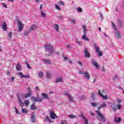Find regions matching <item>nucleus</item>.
Wrapping results in <instances>:
<instances>
[{"label":"nucleus","instance_id":"nucleus-1","mask_svg":"<svg viewBox=\"0 0 124 124\" xmlns=\"http://www.w3.org/2000/svg\"><path fill=\"white\" fill-rule=\"evenodd\" d=\"M44 47L45 48L47 56H52V55L55 53L54 46L52 45V44L50 43H47L45 45Z\"/></svg>","mask_w":124,"mask_h":124},{"label":"nucleus","instance_id":"nucleus-2","mask_svg":"<svg viewBox=\"0 0 124 124\" xmlns=\"http://www.w3.org/2000/svg\"><path fill=\"white\" fill-rule=\"evenodd\" d=\"M96 113L97 115V120H98L99 121H100V122H102V123H105L106 121H107V119H106V118L103 116L102 114L100 113V111H99V110H97L96 111Z\"/></svg>","mask_w":124,"mask_h":124},{"label":"nucleus","instance_id":"nucleus-3","mask_svg":"<svg viewBox=\"0 0 124 124\" xmlns=\"http://www.w3.org/2000/svg\"><path fill=\"white\" fill-rule=\"evenodd\" d=\"M112 25L113 29H114V32L116 38L118 39H121V38H122V34H121V32L117 30V26L115 25V23L112 22Z\"/></svg>","mask_w":124,"mask_h":124},{"label":"nucleus","instance_id":"nucleus-4","mask_svg":"<svg viewBox=\"0 0 124 124\" xmlns=\"http://www.w3.org/2000/svg\"><path fill=\"white\" fill-rule=\"evenodd\" d=\"M63 94L65 96H67L69 102H71V103L75 102V100L74 99V98H73V97L72 96V95L70 93H69V92L65 91L63 93Z\"/></svg>","mask_w":124,"mask_h":124},{"label":"nucleus","instance_id":"nucleus-5","mask_svg":"<svg viewBox=\"0 0 124 124\" xmlns=\"http://www.w3.org/2000/svg\"><path fill=\"white\" fill-rule=\"evenodd\" d=\"M37 29H38V25L36 24H32L29 27V30L31 31H31H35Z\"/></svg>","mask_w":124,"mask_h":124},{"label":"nucleus","instance_id":"nucleus-6","mask_svg":"<svg viewBox=\"0 0 124 124\" xmlns=\"http://www.w3.org/2000/svg\"><path fill=\"white\" fill-rule=\"evenodd\" d=\"M18 31H22L24 30V24H23L22 21L18 20Z\"/></svg>","mask_w":124,"mask_h":124},{"label":"nucleus","instance_id":"nucleus-7","mask_svg":"<svg viewBox=\"0 0 124 124\" xmlns=\"http://www.w3.org/2000/svg\"><path fill=\"white\" fill-rule=\"evenodd\" d=\"M98 94H99L101 97H102L103 99H104L105 100H107V99H108V96L107 95H103V94L101 93V92H100V90L98 91Z\"/></svg>","mask_w":124,"mask_h":124},{"label":"nucleus","instance_id":"nucleus-8","mask_svg":"<svg viewBox=\"0 0 124 124\" xmlns=\"http://www.w3.org/2000/svg\"><path fill=\"white\" fill-rule=\"evenodd\" d=\"M50 116L51 119H52V120H55V119L58 118V116H57V115H56V113L54 111H50Z\"/></svg>","mask_w":124,"mask_h":124},{"label":"nucleus","instance_id":"nucleus-9","mask_svg":"<svg viewBox=\"0 0 124 124\" xmlns=\"http://www.w3.org/2000/svg\"><path fill=\"white\" fill-rule=\"evenodd\" d=\"M84 53H85V58H91V54H90L89 51H88L87 48H85Z\"/></svg>","mask_w":124,"mask_h":124},{"label":"nucleus","instance_id":"nucleus-10","mask_svg":"<svg viewBox=\"0 0 124 124\" xmlns=\"http://www.w3.org/2000/svg\"><path fill=\"white\" fill-rule=\"evenodd\" d=\"M84 77L86 78L87 80H90L91 79V76H90V74L88 72H85L84 73Z\"/></svg>","mask_w":124,"mask_h":124},{"label":"nucleus","instance_id":"nucleus-11","mask_svg":"<svg viewBox=\"0 0 124 124\" xmlns=\"http://www.w3.org/2000/svg\"><path fill=\"white\" fill-rule=\"evenodd\" d=\"M53 29L56 32H59L60 31V25L58 24H54L53 26Z\"/></svg>","mask_w":124,"mask_h":124},{"label":"nucleus","instance_id":"nucleus-12","mask_svg":"<svg viewBox=\"0 0 124 124\" xmlns=\"http://www.w3.org/2000/svg\"><path fill=\"white\" fill-rule=\"evenodd\" d=\"M92 64L94 65V67H96V68H99V65L97 64V62L94 60H92Z\"/></svg>","mask_w":124,"mask_h":124},{"label":"nucleus","instance_id":"nucleus-13","mask_svg":"<svg viewBox=\"0 0 124 124\" xmlns=\"http://www.w3.org/2000/svg\"><path fill=\"white\" fill-rule=\"evenodd\" d=\"M82 39L85 41H90V39L87 37V34H84L82 36Z\"/></svg>","mask_w":124,"mask_h":124},{"label":"nucleus","instance_id":"nucleus-14","mask_svg":"<svg viewBox=\"0 0 124 124\" xmlns=\"http://www.w3.org/2000/svg\"><path fill=\"white\" fill-rule=\"evenodd\" d=\"M69 21L72 25H75V24H76V20H75L74 18H70Z\"/></svg>","mask_w":124,"mask_h":124},{"label":"nucleus","instance_id":"nucleus-15","mask_svg":"<svg viewBox=\"0 0 124 124\" xmlns=\"http://www.w3.org/2000/svg\"><path fill=\"white\" fill-rule=\"evenodd\" d=\"M16 70L18 71H21L22 70V66L21 65V64L20 63H18L16 66Z\"/></svg>","mask_w":124,"mask_h":124},{"label":"nucleus","instance_id":"nucleus-16","mask_svg":"<svg viewBox=\"0 0 124 124\" xmlns=\"http://www.w3.org/2000/svg\"><path fill=\"white\" fill-rule=\"evenodd\" d=\"M2 30L4 31H7V24H6V23L4 22L2 25Z\"/></svg>","mask_w":124,"mask_h":124},{"label":"nucleus","instance_id":"nucleus-17","mask_svg":"<svg viewBox=\"0 0 124 124\" xmlns=\"http://www.w3.org/2000/svg\"><path fill=\"white\" fill-rule=\"evenodd\" d=\"M55 82L56 83H60L61 82H63V78L62 77H59V78H56Z\"/></svg>","mask_w":124,"mask_h":124},{"label":"nucleus","instance_id":"nucleus-18","mask_svg":"<svg viewBox=\"0 0 124 124\" xmlns=\"http://www.w3.org/2000/svg\"><path fill=\"white\" fill-rule=\"evenodd\" d=\"M31 121L33 123H35V115L33 113H32L31 115Z\"/></svg>","mask_w":124,"mask_h":124},{"label":"nucleus","instance_id":"nucleus-19","mask_svg":"<svg viewBox=\"0 0 124 124\" xmlns=\"http://www.w3.org/2000/svg\"><path fill=\"white\" fill-rule=\"evenodd\" d=\"M37 75L40 78H42L44 76V73L42 71H40L37 73Z\"/></svg>","mask_w":124,"mask_h":124},{"label":"nucleus","instance_id":"nucleus-20","mask_svg":"<svg viewBox=\"0 0 124 124\" xmlns=\"http://www.w3.org/2000/svg\"><path fill=\"white\" fill-rule=\"evenodd\" d=\"M47 16V15L46 14V13H45L44 12L41 11V17L42 18H46Z\"/></svg>","mask_w":124,"mask_h":124},{"label":"nucleus","instance_id":"nucleus-21","mask_svg":"<svg viewBox=\"0 0 124 124\" xmlns=\"http://www.w3.org/2000/svg\"><path fill=\"white\" fill-rule=\"evenodd\" d=\"M93 45H94V49L96 52H99V46H97L95 44H93Z\"/></svg>","mask_w":124,"mask_h":124},{"label":"nucleus","instance_id":"nucleus-22","mask_svg":"<svg viewBox=\"0 0 124 124\" xmlns=\"http://www.w3.org/2000/svg\"><path fill=\"white\" fill-rule=\"evenodd\" d=\"M41 95L45 99H47V98H48V94L46 93H42Z\"/></svg>","mask_w":124,"mask_h":124},{"label":"nucleus","instance_id":"nucleus-23","mask_svg":"<svg viewBox=\"0 0 124 124\" xmlns=\"http://www.w3.org/2000/svg\"><path fill=\"white\" fill-rule=\"evenodd\" d=\"M31 32V31L30 30V29H29V30L24 31V35H25V36H28V35H29Z\"/></svg>","mask_w":124,"mask_h":124},{"label":"nucleus","instance_id":"nucleus-24","mask_svg":"<svg viewBox=\"0 0 124 124\" xmlns=\"http://www.w3.org/2000/svg\"><path fill=\"white\" fill-rule=\"evenodd\" d=\"M46 76L47 79H51V77L52 76V75L51 74V73L49 72H46Z\"/></svg>","mask_w":124,"mask_h":124},{"label":"nucleus","instance_id":"nucleus-25","mask_svg":"<svg viewBox=\"0 0 124 124\" xmlns=\"http://www.w3.org/2000/svg\"><path fill=\"white\" fill-rule=\"evenodd\" d=\"M106 106H107V105H106V103H103L100 106H99L98 107V109L99 110V109H101V108H104L105 107H106Z\"/></svg>","mask_w":124,"mask_h":124},{"label":"nucleus","instance_id":"nucleus-26","mask_svg":"<svg viewBox=\"0 0 124 124\" xmlns=\"http://www.w3.org/2000/svg\"><path fill=\"white\" fill-rule=\"evenodd\" d=\"M82 29L83 30L84 34H87V31H88V30H87V28L85 25L82 26Z\"/></svg>","mask_w":124,"mask_h":124},{"label":"nucleus","instance_id":"nucleus-27","mask_svg":"<svg viewBox=\"0 0 124 124\" xmlns=\"http://www.w3.org/2000/svg\"><path fill=\"white\" fill-rule=\"evenodd\" d=\"M55 9L57 10H59V11H61L62 10V8H61V7L57 4H56L55 5Z\"/></svg>","mask_w":124,"mask_h":124},{"label":"nucleus","instance_id":"nucleus-28","mask_svg":"<svg viewBox=\"0 0 124 124\" xmlns=\"http://www.w3.org/2000/svg\"><path fill=\"white\" fill-rule=\"evenodd\" d=\"M76 42L78 44V45H79L80 46L83 45V43L80 41H78V39H76Z\"/></svg>","mask_w":124,"mask_h":124},{"label":"nucleus","instance_id":"nucleus-29","mask_svg":"<svg viewBox=\"0 0 124 124\" xmlns=\"http://www.w3.org/2000/svg\"><path fill=\"white\" fill-rule=\"evenodd\" d=\"M21 112L22 113H23V114H27V113H28V112H29V110H28V109L24 108H22V110H21Z\"/></svg>","mask_w":124,"mask_h":124},{"label":"nucleus","instance_id":"nucleus-30","mask_svg":"<svg viewBox=\"0 0 124 124\" xmlns=\"http://www.w3.org/2000/svg\"><path fill=\"white\" fill-rule=\"evenodd\" d=\"M18 102L21 107H24V103L21 100V99L18 98Z\"/></svg>","mask_w":124,"mask_h":124},{"label":"nucleus","instance_id":"nucleus-31","mask_svg":"<svg viewBox=\"0 0 124 124\" xmlns=\"http://www.w3.org/2000/svg\"><path fill=\"white\" fill-rule=\"evenodd\" d=\"M42 101H43V98L41 97H39L37 98V102H42Z\"/></svg>","mask_w":124,"mask_h":124},{"label":"nucleus","instance_id":"nucleus-32","mask_svg":"<svg viewBox=\"0 0 124 124\" xmlns=\"http://www.w3.org/2000/svg\"><path fill=\"white\" fill-rule=\"evenodd\" d=\"M31 110H35V109H37V108L34 105V104H33L31 106Z\"/></svg>","mask_w":124,"mask_h":124},{"label":"nucleus","instance_id":"nucleus-33","mask_svg":"<svg viewBox=\"0 0 124 124\" xmlns=\"http://www.w3.org/2000/svg\"><path fill=\"white\" fill-rule=\"evenodd\" d=\"M31 93H28L26 94H25V98H28L29 97H30V96H31Z\"/></svg>","mask_w":124,"mask_h":124},{"label":"nucleus","instance_id":"nucleus-34","mask_svg":"<svg viewBox=\"0 0 124 124\" xmlns=\"http://www.w3.org/2000/svg\"><path fill=\"white\" fill-rule=\"evenodd\" d=\"M58 4H60V5H62V6H64L65 5L64 2H62V0L58 1Z\"/></svg>","mask_w":124,"mask_h":124},{"label":"nucleus","instance_id":"nucleus-35","mask_svg":"<svg viewBox=\"0 0 124 124\" xmlns=\"http://www.w3.org/2000/svg\"><path fill=\"white\" fill-rule=\"evenodd\" d=\"M45 122H48V123H51V119L48 116H46L45 119Z\"/></svg>","mask_w":124,"mask_h":124},{"label":"nucleus","instance_id":"nucleus-36","mask_svg":"<svg viewBox=\"0 0 124 124\" xmlns=\"http://www.w3.org/2000/svg\"><path fill=\"white\" fill-rule=\"evenodd\" d=\"M24 104L26 106H29V105H30V101L29 100L24 101Z\"/></svg>","mask_w":124,"mask_h":124},{"label":"nucleus","instance_id":"nucleus-37","mask_svg":"<svg viewBox=\"0 0 124 124\" xmlns=\"http://www.w3.org/2000/svg\"><path fill=\"white\" fill-rule=\"evenodd\" d=\"M43 62H46V63H51V61L47 59H43Z\"/></svg>","mask_w":124,"mask_h":124},{"label":"nucleus","instance_id":"nucleus-38","mask_svg":"<svg viewBox=\"0 0 124 124\" xmlns=\"http://www.w3.org/2000/svg\"><path fill=\"white\" fill-rule=\"evenodd\" d=\"M115 121L116 123H120L121 122V118L120 117H115Z\"/></svg>","mask_w":124,"mask_h":124},{"label":"nucleus","instance_id":"nucleus-39","mask_svg":"<svg viewBox=\"0 0 124 124\" xmlns=\"http://www.w3.org/2000/svg\"><path fill=\"white\" fill-rule=\"evenodd\" d=\"M91 104L93 107H96L98 105V103H91Z\"/></svg>","mask_w":124,"mask_h":124},{"label":"nucleus","instance_id":"nucleus-40","mask_svg":"<svg viewBox=\"0 0 124 124\" xmlns=\"http://www.w3.org/2000/svg\"><path fill=\"white\" fill-rule=\"evenodd\" d=\"M25 64H26L28 68H29V69H31V66L30 65V64H29V63L28 62H25Z\"/></svg>","mask_w":124,"mask_h":124},{"label":"nucleus","instance_id":"nucleus-41","mask_svg":"<svg viewBox=\"0 0 124 124\" xmlns=\"http://www.w3.org/2000/svg\"><path fill=\"white\" fill-rule=\"evenodd\" d=\"M79 99L80 100H84V99H86V96L84 95L80 96H79Z\"/></svg>","mask_w":124,"mask_h":124},{"label":"nucleus","instance_id":"nucleus-42","mask_svg":"<svg viewBox=\"0 0 124 124\" xmlns=\"http://www.w3.org/2000/svg\"><path fill=\"white\" fill-rule=\"evenodd\" d=\"M69 118H70V119H75L76 118V116L74 115H69Z\"/></svg>","mask_w":124,"mask_h":124},{"label":"nucleus","instance_id":"nucleus-43","mask_svg":"<svg viewBox=\"0 0 124 124\" xmlns=\"http://www.w3.org/2000/svg\"><path fill=\"white\" fill-rule=\"evenodd\" d=\"M31 100H32L33 102H36L37 101V98L35 97H31Z\"/></svg>","mask_w":124,"mask_h":124},{"label":"nucleus","instance_id":"nucleus-44","mask_svg":"<svg viewBox=\"0 0 124 124\" xmlns=\"http://www.w3.org/2000/svg\"><path fill=\"white\" fill-rule=\"evenodd\" d=\"M18 75L20 76V78H24V74L22 72H19Z\"/></svg>","mask_w":124,"mask_h":124},{"label":"nucleus","instance_id":"nucleus-45","mask_svg":"<svg viewBox=\"0 0 124 124\" xmlns=\"http://www.w3.org/2000/svg\"><path fill=\"white\" fill-rule=\"evenodd\" d=\"M91 98L93 100H94V99H95V96H94V93H92Z\"/></svg>","mask_w":124,"mask_h":124},{"label":"nucleus","instance_id":"nucleus-46","mask_svg":"<svg viewBox=\"0 0 124 124\" xmlns=\"http://www.w3.org/2000/svg\"><path fill=\"white\" fill-rule=\"evenodd\" d=\"M14 80H15V78H14V77H12L10 78V81L12 83H13V82H14Z\"/></svg>","mask_w":124,"mask_h":124},{"label":"nucleus","instance_id":"nucleus-47","mask_svg":"<svg viewBox=\"0 0 124 124\" xmlns=\"http://www.w3.org/2000/svg\"><path fill=\"white\" fill-rule=\"evenodd\" d=\"M14 108H15L16 114H17V115H19L20 113L19 112V111L18 110L17 108H16V107H15Z\"/></svg>","mask_w":124,"mask_h":124},{"label":"nucleus","instance_id":"nucleus-48","mask_svg":"<svg viewBox=\"0 0 124 124\" xmlns=\"http://www.w3.org/2000/svg\"><path fill=\"white\" fill-rule=\"evenodd\" d=\"M2 6L5 8H7V5L4 3H1Z\"/></svg>","mask_w":124,"mask_h":124},{"label":"nucleus","instance_id":"nucleus-49","mask_svg":"<svg viewBox=\"0 0 124 124\" xmlns=\"http://www.w3.org/2000/svg\"><path fill=\"white\" fill-rule=\"evenodd\" d=\"M77 10L78 12H79L80 13H81V12H82L83 11V10H82V8H81L80 7L78 8Z\"/></svg>","mask_w":124,"mask_h":124},{"label":"nucleus","instance_id":"nucleus-50","mask_svg":"<svg viewBox=\"0 0 124 124\" xmlns=\"http://www.w3.org/2000/svg\"><path fill=\"white\" fill-rule=\"evenodd\" d=\"M8 37L11 38L12 37V32H9L8 34Z\"/></svg>","mask_w":124,"mask_h":124},{"label":"nucleus","instance_id":"nucleus-51","mask_svg":"<svg viewBox=\"0 0 124 124\" xmlns=\"http://www.w3.org/2000/svg\"><path fill=\"white\" fill-rule=\"evenodd\" d=\"M103 53H102V51H99L98 52V57H101V56H102Z\"/></svg>","mask_w":124,"mask_h":124},{"label":"nucleus","instance_id":"nucleus-52","mask_svg":"<svg viewBox=\"0 0 124 124\" xmlns=\"http://www.w3.org/2000/svg\"><path fill=\"white\" fill-rule=\"evenodd\" d=\"M27 91L28 93H31V88L28 87L27 89Z\"/></svg>","mask_w":124,"mask_h":124},{"label":"nucleus","instance_id":"nucleus-53","mask_svg":"<svg viewBox=\"0 0 124 124\" xmlns=\"http://www.w3.org/2000/svg\"><path fill=\"white\" fill-rule=\"evenodd\" d=\"M23 78H31V76L27 75H23Z\"/></svg>","mask_w":124,"mask_h":124},{"label":"nucleus","instance_id":"nucleus-54","mask_svg":"<svg viewBox=\"0 0 124 124\" xmlns=\"http://www.w3.org/2000/svg\"><path fill=\"white\" fill-rule=\"evenodd\" d=\"M6 75H7V76H9L10 75V74H11V72L9 71H7L6 73Z\"/></svg>","mask_w":124,"mask_h":124},{"label":"nucleus","instance_id":"nucleus-55","mask_svg":"<svg viewBox=\"0 0 124 124\" xmlns=\"http://www.w3.org/2000/svg\"><path fill=\"white\" fill-rule=\"evenodd\" d=\"M117 108L118 109V110L121 109V108H122V106L120 104L117 105Z\"/></svg>","mask_w":124,"mask_h":124},{"label":"nucleus","instance_id":"nucleus-56","mask_svg":"<svg viewBox=\"0 0 124 124\" xmlns=\"http://www.w3.org/2000/svg\"><path fill=\"white\" fill-rule=\"evenodd\" d=\"M84 73H85V72H84L82 70L79 71V74H81L82 75L83 74L84 75Z\"/></svg>","mask_w":124,"mask_h":124},{"label":"nucleus","instance_id":"nucleus-57","mask_svg":"<svg viewBox=\"0 0 124 124\" xmlns=\"http://www.w3.org/2000/svg\"><path fill=\"white\" fill-rule=\"evenodd\" d=\"M84 121H85V124H88V120L87 119V118H84Z\"/></svg>","mask_w":124,"mask_h":124},{"label":"nucleus","instance_id":"nucleus-58","mask_svg":"<svg viewBox=\"0 0 124 124\" xmlns=\"http://www.w3.org/2000/svg\"><path fill=\"white\" fill-rule=\"evenodd\" d=\"M117 102L118 103H121V102H122V100L120 99H118L117 100Z\"/></svg>","mask_w":124,"mask_h":124},{"label":"nucleus","instance_id":"nucleus-59","mask_svg":"<svg viewBox=\"0 0 124 124\" xmlns=\"http://www.w3.org/2000/svg\"><path fill=\"white\" fill-rule=\"evenodd\" d=\"M112 110H113V111H114V112H116V111H117V108L115 107H113Z\"/></svg>","mask_w":124,"mask_h":124},{"label":"nucleus","instance_id":"nucleus-60","mask_svg":"<svg viewBox=\"0 0 124 124\" xmlns=\"http://www.w3.org/2000/svg\"><path fill=\"white\" fill-rule=\"evenodd\" d=\"M63 59L65 60V61H68V58H67L66 56L64 57Z\"/></svg>","mask_w":124,"mask_h":124},{"label":"nucleus","instance_id":"nucleus-61","mask_svg":"<svg viewBox=\"0 0 124 124\" xmlns=\"http://www.w3.org/2000/svg\"><path fill=\"white\" fill-rule=\"evenodd\" d=\"M61 124H66V121H62L61 122Z\"/></svg>","mask_w":124,"mask_h":124},{"label":"nucleus","instance_id":"nucleus-62","mask_svg":"<svg viewBox=\"0 0 124 124\" xmlns=\"http://www.w3.org/2000/svg\"><path fill=\"white\" fill-rule=\"evenodd\" d=\"M78 64H79V65H82V62H81V61H78Z\"/></svg>","mask_w":124,"mask_h":124},{"label":"nucleus","instance_id":"nucleus-63","mask_svg":"<svg viewBox=\"0 0 124 124\" xmlns=\"http://www.w3.org/2000/svg\"><path fill=\"white\" fill-rule=\"evenodd\" d=\"M43 5L42 4H41L40 5V9L41 10V11H42V7H43Z\"/></svg>","mask_w":124,"mask_h":124},{"label":"nucleus","instance_id":"nucleus-64","mask_svg":"<svg viewBox=\"0 0 124 124\" xmlns=\"http://www.w3.org/2000/svg\"><path fill=\"white\" fill-rule=\"evenodd\" d=\"M91 116H94V113H93L92 111L90 112Z\"/></svg>","mask_w":124,"mask_h":124}]
</instances>
